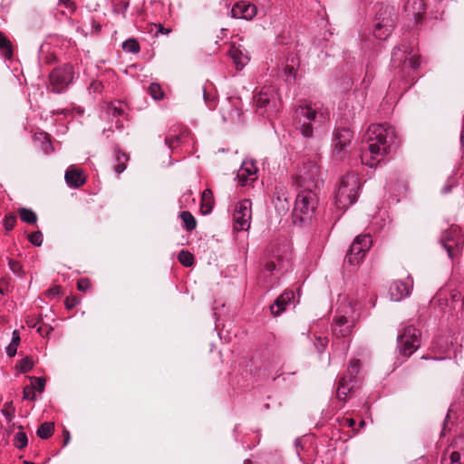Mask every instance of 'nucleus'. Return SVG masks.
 Returning a JSON list of instances; mask_svg holds the SVG:
<instances>
[{
	"label": "nucleus",
	"mask_w": 464,
	"mask_h": 464,
	"mask_svg": "<svg viewBox=\"0 0 464 464\" xmlns=\"http://www.w3.org/2000/svg\"><path fill=\"white\" fill-rule=\"evenodd\" d=\"M360 179L355 173L343 176L334 196V205L338 209L345 210L354 204L359 197Z\"/></svg>",
	"instance_id": "39448f33"
},
{
	"label": "nucleus",
	"mask_w": 464,
	"mask_h": 464,
	"mask_svg": "<svg viewBox=\"0 0 464 464\" xmlns=\"http://www.w3.org/2000/svg\"><path fill=\"white\" fill-rule=\"evenodd\" d=\"M11 343H14V344H17V345L20 343V336H19V334L16 331L13 332V336H12Z\"/></svg>",
	"instance_id": "052dcab7"
},
{
	"label": "nucleus",
	"mask_w": 464,
	"mask_h": 464,
	"mask_svg": "<svg viewBox=\"0 0 464 464\" xmlns=\"http://www.w3.org/2000/svg\"><path fill=\"white\" fill-rule=\"evenodd\" d=\"M90 88L94 92H101L102 90L103 89V84L102 82H99V81H93L92 83H91V86Z\"/></svg>",
	"instance_id": "5fc2aeb1"
},
{
	"label": "nucleus",
	"mask_w": 464,
	"mask_h": 464,
	"mask_svg": "<svg viewBox=\"0 0 464 464\" xmlns=\"http://www.w3.org/2000/svg\"><path fill=\"white\" fill-rule=\"evenodd\" d=\"M8 266H9V268L14 274L20 275L22 273L23 267H22V265L20 264V262H18L16 260L9 259L8 260Z\"/></svg>",
	"instance_id": "09e8293b"
},
{
	"label": "nucleus",
	"mask_w": 464,
	"mask_h": 464,
	"mask_svg": "<svg viewBox=\"0 0 464 464\" xmlns=\"http://www.w3.org/2000/svg\"><path fill=\"white\" fill-rule=\"evenodd\" d=\"M43 234L41 231H35L28 236L29 242L34 246H41L43 244Z\"/></svg>",
	"instance_id": "a19ab883"
},
{
	"label": "nucleus",
	"mask_w": 464,
	"mask_h": 464,
	"mask_svg": "<svg viewBox=\"0 0 464 464\" xmlns=\"http://www.w3.org/2000/svg\"><path fill=\"white\" fill-rule=\"evenodd\" d=\"M64 179L69 187L74 188H77L85 183L83 172L73 167H70L66 170Z\"/></svg>",
	"instance_id": "5701e85b"
},
{
	"label": "nucleus",
	"mask_w": 464,
	"mask_h": 464,
	"mask_svg": "<svg viewBox=\"0 0 464 464\" xmlns=\"http://www.w3.org/2000/svg\"><path fill=\"white\" fill-rule=\"evenodd\" d=\"M122 49L130 53H138L140 50L139 42L134 38H130L123 42Z\"/></svg>",
	"instance_id": "f704fd0d"
},
{
	"label": "nucleus",
	"mask_w": 464,
	"mask_h": 464,
	"mask_svg": "<svg viewBox=\"0 0 464 464\" xmlns=\"http://www.w3.org/2000/svg\"><path fill=\"white\" fill-rule=\"evenodd\" d=\"M74 68L71 63L55 67L49 74V88L53 92L62 93L73 82Z\"/></svg>",
	"instance_id": "1a4fd4ad"
},
{
	"label": "nucleus",
	"mask_w": 464,
	"mask_h": 464,
	"mask_svg": "<svg viewBox=\"0 0 464 464\" xmlns=\"http://www.w3.org/2000/svg\"><path fill=\"white\" fill-rule=\"evenodd\" d=\"M395 22L394 7L389 5L378 4L373 22V35L380 40L387 39L394 29Z\"/></svg>",
	"instance_id": "423d86ee"
},
{
	"label": "nucleus",
	"mask_w": 464,
	"mask_h": 464,
	"mask_svg": "<svg viewBox=\"0 0 464 464\" xmlns=\"http://www.w3.org/2000/svg\"><path fill=\"white\" fill-rule=\"evenodd\" d=\"M321 170L316 157L303 162L298 174L294 178L297 188H317L320 182Z\"/></svg>",
	"instance_id": "0eeeda50"
},
{
	"label": "nucleus",
	"mask_w": 464,
	"mask_h": 464,
	"mask_svg": "<svg viewBox=\"0 0 464 464\" xmlns=\"http://www.w3.org/2000/svg\"><path fill=\"white\" fill-rule=\"evenodd\" d=\"M329 120L328 109L317 103L299 105L294 114L295 124L304 138H312L314 131L324 126Z\"/></svg>",
	"instance_id": "f03ea898"
},
{
	"label": "nucleus",
	"mask_w": 464,
	"mask_h": 464,
	"mask_svg": "<svg viewBox=\"0 0 464 464\" xmlns=\"http://www.w3.org/2000/svg\"><path fill=\"white\" fill-rule=\"evenodd\" d=\"M359 371H360V360L352 359L349 363V366L346 370V372L343 376H347V381L349 382L355 383Z\"/></svg>",
	"instance_id": "bb28decb"
},
{
	"label": "nucleus",
	"mask_w": 464,
	"mask_h": 464,
	"mask_svg": "<svg viewBox=\"0 0 464 464\" xmlns=\"http://www.w3.org/2000/svg\"><path fill=\"white\" fill-rule=\"evenodd\" d=\"M181 220L183 221L184 227L188 231H193L197 227L196 218L193 215L188 211H182L179 214Z\"/></svg>",
	"instance_id": "7c9ffc66"
},
{
	"label": "nucleus",
	"mask_w": 464,
	"mask_h": 464,
	"mask_svg": "<svg viewBox=\"0 0 464 464\" xmlns=\"http://www.w3.org/2000/svg\"><path fill=\"white\" fill-rule=\"evenodd\" d=\"M115 126H116V129H118V130H121V129L123 128V123H122V121H119V120H118V121L115 122Z\"/></svg>",
	"instance_id": "774afa93"
},
{
	"label": "nucleus",
	"mask_w": 464,
	"mask_h": 464,
	"mask_svg": "<svg viewBox=\"0 0 464 464\" xmlns=\"http://www.w3.org/2000/svg\"><path fill=\"white\" fill-rule=\"evenodd\" d=\"M354 388V383L349 382L347 381V376H343L339 380L337 386V397L339 400L345 401L347 395L353 391Z\"/></svg>",
	"instance_id": "393cba45"
},
{
	"label": "nucleus",
	"mask_w": 464,
	"mask_h": 464,
	"mask_svg": "<svg viewBox=\"0 0 464 464\" xmlns=\"http://www.w3.org/2000/svg\"><path fill=\"white\" fill-rule=\"evenodd\" d=\"M412 278L408 276L407 281L395 280L389 288L391 299L393 301H401L408 297L412 288Z\"/></svg>",
	"instance_id": "f3484780"
},
{
	"label": "nucleus",
	"mask_w": 464,
	"mask_h": 464,
	"mask_svg": "<svg viewBox=\"0 0 464 464\" xmlns=\"http://www.w3.org/2000/svg\"><path fill=\"white\" fill-rule=\"evenodd\" d=\"M404 11L408 16L412 17L416 23H419L426 12V5L423 0H407Z\"/></svg>",
	"instance_id": "aec40b11"
},
{
	"label": "nucleus",
	"mask_w": 464,
	"mask_h": 464,
	"mask_svg": "<svg viewBox=\"0 0 464 464\" xmlns=\"http://www.w3.org/2000/svg\"><path fill=\"white\" fill-rule=\"evenodd\" d=\"M2 414L5 416L8 422L12 421L14 418V409L12 406V402H6L4 408L1 410Z\"/></svg>",
	"instance_id": "ea45409f"
},
{
	"label": "nucleus",
	"mask_w": 464,
	"mask_h": 464,
	"mask_svg": "<svg viewBox=\"0 0 464 464\" xmlns=\"http://www.w3.org/2000/svg\"><path fill=\"white\" fill-rule=\"evenodd\" d=\"M170 32H171L170 28H165L164 26L160 24L155 34L158 35L159 34H161L168 35Z\"/></svg>",
	"instance_id": "4d7b16f0"
},
{
	"label": "nucleus",
	"mask_w": 464,
	"mask_h": 464,
	"mask_svg": "<svg viewBox=\"0 0 464 464\" xmlns=\"http://www.w3.org/2000/svg\"><path fill=\"white\" fill-rule=\"evenodd\" d=\"M149 92L154 100H160L164 96L161 86L156 82L150 83L149 86Z\"/></svg>",
	"instance_id": "58836bf2"
},
{
	"label": "nucleus",
	"mask_w": 464,
	"mask_h": 464,
	"mask_svg": "<svg viewBox=\"0 0 464 464\" xmlns=\"http://www.w3.org/2000/svg\"><path fill=\"white\" fill-rule=\"evenodd\" d=\"M91 288V283L88 278H82L77 282V289L81 292H87Z\"/></svg>",
	"instance_id": "de8ad7c7"
},
{
	"label": "nucleus",
	"mask_w": 464,
	"mask_h": 464,
	"mask_svg": "<svg viewBox=\"0 0 464 464\" xmlns=\"http://www.w3.org/2000/svg\"><path fill=\"white\" fill-rule=\"evenodd\" d=\"M345 421L348 427H353L355 424V420L353 419H346Z\"/></svg>",
	"instance_id": "338daca9"
},
{
	"label": "nucleus",
	"mask_w": 464,
	"mask_h": 464,
	"mask_svg": "<svg viewBox=\"0 0 464 464\" xmlns=\"http://www.w3.org/2000/svg\"><path fill=\"white\" fill-rule=\"evenodd\" d=\"M292 218L295 224H303L310 221L318 206L316 188H298Z\"/></svg>",
	"instance_id": "20e7f679"
},
{
	"label": "nucleus",
	"mask_w": 464,
	"mask_h": 464,
	"mask_svg": "<svg viewBox=\"0 0 464 464\" xmlns=\"http://www.w3.org/2000/svg\"><path fill=\"white\" fill-rule=\"evenodd\" d=\"M372 244L370 234L357 236L353 241L345 256V262L352 266L359 265Z\"/></svg>",
	"instance_id": "9b49d317"
},
{
	"label": "nucleus",
	"mask_w": 464,
	"mask_h": 464,
	"mask_svg": "<svg viewBox=\"0 0 464 464\" xmlns=\"http://www.w3.org/2000/svg\"><path fill=\"white\" fill-rule=\"evenodd\" d=\"M32 381L35 383V389L39 392H43L45 386V380L40 377H32Z\"/></svg>",
	"instance_id": "3c124183"
},
{
	"label": "nucleus",
	"mask_w": 464,
	"mask_h": 464,
	"mask_svg": "<svg viewBox=\"0 0 464 464\" xmlns=\"http://www.w3.org/2000/svg\"><path fill=\"white\" fill-rule=\"evenodd\" d=\"M129 7V2H122L121 4H119L116 7H115V10L117 12H121V13H124Z\"/></svg>",
	"instance_id": "6e6d98bb"
},
{
	"label": "nucleus",
	"mask_w": 464,
	"mask_h": 464,
	"mask_svg": "<svg viewBox=\"0 0 464 464\" xmlns=\"http://www.w3.org/2000/svg\"><path fill=\"white\" fill-rule=\"evenodd\" d=\"M353 140V132L347 128H340L334 131V154L338 159H343L348 147Z\"/></svg>",
	"instance_id": "dca6fc26"
},
{
	"label": "nucleus",
	"mask_w": 464,
	"mask_h": 464,
	"mask_svg": "<svg viewBox=\"0 0 464 464\" xmlns=\"http://www.w3.org/2000/svg\"><path fill=\"white\" fill-rule=\"evenodd\" d=\"M107 112L112 117H120L124 114V104L120 101L111 102L107 107Z\"/></svg>",
	"instance_id": "72a5a7b5"
},
{
	"label": "nucleus",
	"mask_w": 464,
	"mask_h": 464,
	"mask_svg": "<svg viewBox=\"0 0 464 464\" xmlns=\"http://www.w3.org/2000/svg\"><path fill=\"white\" fill-rule=\"evenodd\" d=\"M420 65V56L407 44L394 47L392 53V66L398 69L400 77L406 81V83L414 80L415 71Z\"/></svg>",
	"instance_id": "7ed1b4c3"
},
{
	"label": "nucleus",
	"mask_w": 464,
	"mask_h": 464,
	"mask_svg": "<svg viewBox=\"0 0 464 464\" xmlns=\"http://www.w3.org/2000/svg\"><path fill=\"white\" fill-rule=\"evenodd\" d=\"M192 140L190 130L181 125L169 128L165 137V144L174 152L179 147L186 145Z\"/></svg>",
	"instance_id": "ddd939ff"
},
{
	"label": "nucleus",
	"mask_w": 464,
	"mask_h": 464,
	"mask_svg": "<svg viewBox=\"0 0 464 464\" xmlns=\"http://www.w3.org/2000/svg\"><path fill=\"white\" fill-rule=\"evenodd\" d=\"M257 168L253 161H244L237 174L236 179L241 186H245L248 180L254 181Z\"/></svg>",
	"instance_id": "412c9836"
},
{
	"label": "nucleus",
	"mask_w": 464,
	"mask_h": 464,
	"mask_svg": "<svg viewBox=\"0 0 464 464\" xmlns=\"http://www.w3.org/2000/svg\"><path fill=\"white\" fill-rule=\"evenodd\" d=\"M44 139L45 140L43 143V149L45 150V152H47V148H51L52 144L49 138L45 137Z\"/></svg>",
	"instance_id": "e2e57ef3"
},
{
	"label": "nucleus",
	"mask_w": 464,
	"mask_h": 464,
	"mask_svg": "<svg viewBox=\"0 0 464 464\" xmlns=\"http://www.w3.org/2000/svg\"><path fill=\"white\" fill-rule=\"evenodd\" d=\"M230 55L238 69L244 67L248 61V58L237 48L232 49Z\"/></svg>",
	"instance_id": "473e14b6"
},
{
	"label": "nucleus",
	"mask_w": 464,
	"mask_h": 464,
	"mask_svg": "<svg viewBox=\"0 0 464 464\" xmlns=\"http://www.w3.org/2000/svg\"><path fill=\"white\" fill-rule=\"evenodd\" d=\"M288 260L282 256H273L265 263V269L271 274H280L286 270Z\"/></svg>",
	"instance_id": "4be33fe9"
},
{
	"label": "nucleus",
	"mask_w": 464,
	"mask_h": 464,
	"mask_svg": "<svg viewBox=\"0 0 464 464\" xmlns=\"http://www.w3.org/2000/svg\"><path fill=\"white\" fill-rule=\"evenodd\" d=\"M285 74L286 75L287 78H290V77H295V69L294 67H288L286 66L285 68Z\"/></svg>",
	"instance_id": "bf43d9fd"
},
{
	"label": "nucleus",
	"mask_w": 464,
	"mask_h": 464,
	"mask_svg": "<svg viewBox=\"0 0 464 464\" xmlns=\"http://www.w3.org/2000/svg\"><path fill=\"white\" fill-rule=\"evenodd\" d=\"M359 371H360V360L352 359L349 363V366L346 370V372L343 376H347V381L349 382L355 383Z\"/></svg>",
	"instance_id": "cd10ccee"
},
{
	"label": "nucleus",
	"mask_w": 464,
	"mask_h": 464,
	"mask_svg": "<svg viewBox=\"0 0 464 464\" xmlns=\"http://www.w3.org/2000/svg\"><path fill=\"white\" fill-rule=\"evenodd\" d=\"M92 27L94 28L96 33H99L102 29V26L99 23H96L95 21H92Z\"/></svg>",
	"instance_id": "69168bd1"
},
{
	"label": "nucleus",
	"mask_w": 464,
	"mask_h": 464,
	"mask_svg": "<svg viewBox=\"0 0 464 464\" xmlns=\"http://www.w3.org/2000/svg\"><path fill=\"white\" fill-rule=\"evenodd\" d=\"M255 102L258 109H265L267 113L276 111L277 94L271 87H264L255 96Z\"/></svg>",
	"instance_id": "2eb2a0df"
},
{
	"label": "nucleus",
	"mask_w": 464,
	"mask_h": 464,
	"mask_svg": "<svg viewBox=\"0 0 464 464\" xmlns=\"http://www.w3.org/2000/svg\"><path fill=\"white\" fill-rule=\"evenodd\" d=\"M34 365V362L33 361V358L26 356L18 362L16 368L19 369L21 372L26 373L33 369Z\"/></svg>",
	"instance_id": "e433bc0d"
},
{
	"label": "nucleus",
	"mask_w": 464,
	"mask_h": 464,
	"mask_svg": "<svg viewBox=\"0 0 464 464\" xmlns=\"http://www.w3.org/2000/svg\"><path fill=\"white\" fill-rule=\"evenodd\" d=\"M32 394H30L29 392H27L26 390L24 391V399H30V400H34V392L32 391L31 392Z\"/></svg>",
	"instance_id": "0e129e2a"
},
{
	"label": "nucleus",
	"mask_w": 464,
	"mask_h": 464,
	"mask_svg": "<svg viewBox=\"0 0 464 464\" xmlns=\"http://www.w3.org/2000/svg\"><path fill=\"white\" fill-rule=\"evenodd\" d=\"M58 5L63 6L69 14H72L76 10V5L72 0H59Z\"/></svg>",
	"instance_id": "a18cd8bd"
},
{
	"label": "nucleus",
	"mask_w": 464,
	"mask_h": 464,
	"mask_svg": "<svg viewBox=\"0 0 464 464\" xmlns=\"http://www.w3.org/2000/svg\"><path fill=\"white\" fill-rule=\"evenodd\" d=\"M54 431V424L53 422H44L42 423L36 430V435L42 440L49 439Z\"/></svg>",
	"instance_id": "c756f323"
},
{
	"label": "nucleus",
	"mask_w": 464,
	"mask_h": 464,
	"mask_svg": "<svg viewBox=\"0 0 464 464\" xmlns=\"http://www.w3.org/2000/svg\"><path fill=\"white\" fill-rule=\"evenodd\" d=\"M180 204L182 207H188L189 203H195V198H193V193L191 190H188L185 192L179 199Z\"/></svg>",
	"instance_id": "c03bdc74"
},
{
	"label": "nucleus",
	"mask_w": 464,
	"mask_h": 464,
	"mask_svg": "<svg viewBox=\"0 0 464 464\" xmlns=\"http://www.w3.org/2000/svg\"><path fill=\"white\" fill-rule=\"evenodd\" d=\"M440 243L446 249L449 256L453 258L460 250L464 244V239L458 226H451L440 237Z\"/></svg>",
	"instance_id": "f8f14e48"
},
{
	"label": "nucleus",
	"mask_w": 464,
	"mask_h": 464,
	"mask_svg": "<svg viewBox=\"0 0 464 464\" xmlns=\"http://www.w3.org/2000/svg\"><path fill=\"white\" fill-rule=\"evenodd\" d=\"M453 186H454V182H453V181H452V182H450V181L449 180V181H448V184H446V185L442 188L441 192H442L443 194H447V193L450 192V190H451V188H452V187H453Z\"/></svg>",
	"instance_id": "13d9d810"
},
{
	"label": "nucleus",
	"mask_w": 464,
	"mask_h": 464,
	"mask_svg": "<svg viewBox=\"0 0 464 464\" xmlns=\"http://www.w3.org/2000/svg\"><path fill=\"white\" fill-rule=\"evenodd\" d=\"M79 304V300L77 297L75 296H72V297H67L65 299V302H64V304H65V307L68 309V310H71L72 308H74L77 304Z\"/></svg>",
	"instance_id": "8fccbe9b"
},
{
	"label": "nucleus",
	"mask_w": 464,
	"mask_h": 464,
	"mask_svg": "<svg viewBox=\"0 0 464 464\" xmlns=\"http://www.w3.org/2000/svg\"><path fill=\"white\" fill-rule=\"evenodd\" d=\"M214 206L213 192L210 188H206L201 195L200 210L204 215L209 214Z\"/></svg>",
	"instance_id": "a878e982"
},
{
	"label": "nucleus",
	"mask_w": 464,
	"mask_h": 464,
	"mask_svg": "<svg viewBox=\"0 0 464 464\" xmlns=\"http://www.w3.org/2000/svg\"><path fill=\"white\" fill-rule=\"evenodd\" d=\"M450 458V464H464L463 455L459 450H453Z\"/></svg>",
	"instance_id": "49530a36"
},
{
	"label": "nucleus",
	"mask_w": 464,
	"mask_h": 464,
	"mask_svg": "<svg viewBox=\"0 0 464 464\" xmlns=\"http://www.w3.org/2000/svg\"><path fill=\"white\" fill-rule=\"evenodd\" d=\"M28 443V439L26 434L24 431L17 432L14 437V446L19 450L26 447Z\"/></svg>",
	"instance_id": "4c0bfd02"
},
{
	"label": "nucleus",
	"mask_w": 464,
	"mask_h": 464,
	"mask_svg": "<svg viewBox=\"0 0 464 464\" xmlns=\"http://www.w3.org/2000/svg\"><path fill=\"white\" fill-rule=\"evenodd\" d=\"M396 139L394 128L389 124L370 125L364 135L365 146L361 153L362 163L370 168L375 167L384 156L395 149Z\"/></svg>",
	"instance_id": "f257e3e1"
},
{
	"label": "nucleus",
	"mask_w": 464,
	"mask_h": 464,
	"mask_svg": "<svg viewBox=\"0 0 464 464\" xmlns=\"http://www.w3.org/2000/svg\"><path fill=\"white\" fill-rule=\"evenodd\" d=\"M295 294L293 290H285L281 294L270 306L271 314L274 316H279L282 313L286 311L287 307L294 303Z\"/></svg>",
	"instance_id": "6ab92c4d"
},
{
	"label": "nucleus",
	"mask_w": 464,
	"mask_h": 464,
	"mask_svg": "<svg viewBox=\"0 0 464 464\" xmlns=\"http://www.w3.org/2000/svg\"><path fill=\"white\" fill-rule=\"evenodd\" d=\"M16 224V217L13 214H8L4 218V227L7 231L12 230Z\"/></svg>",
	"instance_id": "79ce46f5"
},
{
	"label": "nucleus",
	"mask_w": 464,
	"mask_h": 464,
	"mask_svg": "<svg viewBox=\"0 0 464 464\" xmlns=\"http://www.w3.org/2000/svg\"><path fill=\"white\" fill-rule=\"evenodd\" d=\"M178 260L186 267L194 264V256L188 250H181L178 255Z\"/></svg>",
	"instance_id": "c9c22d12"
},
{
	"label": "nucleus",
	"mask_w": 464,
	"mask_h": 464,
	"mask_svg": "<svg viewBox=\"0 0 464 464\" xmlns=\"http://www.w3.org/2000/svg\"><path fill=\"white\" fill-rule=\"evenodd\" d=\"M0 52L3 56L10 60L13 57L12 44L9 39L0 31Z\"/></svg>",
	"instance_id": "c85d7f7f"
},
{
	"label": "nucleus",
	"mask_w": 464,
	"mask_h": 464,
	"mask_svg": "<svg viewBox=\"0 0 464 464\" xmlns=\"http://www.w3.org/2000/svg\"><path fill=\"white\" fill-rule=\"evenodd\" d=\"M257 13V8L255 5L240 1L235 4L231 9V14L234 18L251 20Z\"/></svg>",
	"instance_id": "a211bd4d"
},
{
	"label": "nucleus",
	"mask_w": 464,
	"mask_h": 464,
	"mask_svg": "<svg viewBox=\"0 0 464 464\" xmlns=\"http://www.w3.org/2000/svg\"><path fill=\"white\" fill-rule=\"evenodd\" d=\"M353 309L350 304H342L334 317L332 328L336 337H344L351 333L353 326Z\"/></svg>",
	"instance_id": "9d476101"
},
{
	"label": "nucleus",
	"mask_w": 464,
	"mask_h": 464,
	"mask_svg": "<svg viewBox=\"0 0 464 464\" xmlns=\"http://www.w3.org/2000/svg\"><path fill=\"white\" fill-rule=\"evenodd\" d=\"M20 218L23 222L27 224H35L37 221V216L34 211L30 208H22L18 210Z\"/></svg>",
	"instance_id": "2f4dec72"
},
{
	"label": "nucleus",
	"mask_w": 464,
	"mask_h": 464,
	"mask_svg": "<svg viewBox=\"0 0 464 464\" xmlns=\"http://www.w3.org/2000/svg\"><path fill=\"white\" fill-rule=\"evenodd\" d=\"M251 207L252 203L249 199H243L236 205L233 214L236 230L247 231L249 229L252 218Z\"/></svg>",
	"instance_id": "4468645a"
},
{
	"label": "nucleus",
	"mask_w": 464,
	"mask_h": 464,
	"mask_svg": "<svg viewBox=\"0 0 464 464\" xmlns=\"http://www.w3.org/2000/svg\"><path fill=\"white\" fill-rule=\"evenodd\" d=\"M70 440H71V435H70L69 430H63V446H66L70 442Z\"/></svg>",
	"instance_id": "680f3d73"
},
{
	"label": "nucleus",
	"mask_w": 464,
	"mask_h": 464,
	"mask_svg": "<svg viewBox=\"0 0 464 464\" xmlns=\"http://www.w3.org/2000/svg\"><path fill=\"white\" fill-rule=\"evenodd\" d=\"M115 164L113 165L114 171L120 175L127 169V162L129 156L122 152L119 147L114 149Z\"/></svg>",
	"instance_id": "b1692460"
},
{
	"label": "nucleus",
	"mask_w": 464,
	"mask_h": 464,
	"mask_svg": "<svg viewBox=\"0 0 464 464\" xmlns=\"http://www.w3.org/2000/svg\"><path fill=\"white\" fill-rule=\"evenodd\" d=\"M17 344H14L10 343L7 347L5 348L6 354L9 357H14L16 354L17 352Z\"/></svg>",
	"instance_id": "864d4df0"
},
{
	"label": "nucleus",
	"mask_w": 464,
	"mask_h": 464,
	"mask_svg": "<svg viewBox=\"0 0 464 464\" xmlns=\"http://www.w3.org/2000/svg\"><path fill=\"white\" fill-rule=\"evenodd\" d=\"M327 342H328V340H327L326 337L317 336L315 338V340H314V347H315V349L317 350V352L319 353H322L324 351V349H325V347L327 345Z\"/></svg>",
	"instance_id": "37998d69"
},
{
	"label": "nucleus",
	"mask_w": 464,
	"mask_h": 464,
	"mask_svg": "<svg viewBox=\"0 0 464 464\" xmlns=\"http://www.w3.org/2000/svg\"><path fill=\"white\" fill-rule=\"evenodd\" d=\"M61 294H62V289H61V286H59V285H54L53 287L50 288L46 292V295L48 297H52V298L59 296Z\"/></svg>",
	"instance_id": "603ef678"
},
{
	"label": "nucleus",
	"mask_w": 464,
	"mask_h": 464,
	"mask_svg": "<svg viewBox=\"0 0 464 464\" xmlns=\"http://www.w3.org/2000/svg\"><path fill=\"white\" fill-rule=\"evenodd\" d=\"M420 346V332L412 325L404 326L397 336L399 353L410 357Z\"/></svg>",
	"instance_id": "6e6552de"
}]
</instances>
